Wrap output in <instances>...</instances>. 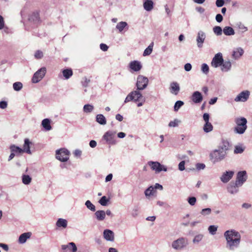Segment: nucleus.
<instances>
[{
    "label": "nucleus",
    "instance_id": "f257e3e1",
    "mask_svg": "<svg viewBox=\"0 0 252 252\" xmlns=\"http://www.w3.org/2000/svg\"><path fill=\"white\" fill-rule=\"evenodd\" d=\"M224 236L226 240V248L229 250H233L234 248H237L239 245L241 235L235 230L230 229L226 231L224 233Z\"/></svg>",
    "mask_w": 252,
    "mask_h": 252
},
{
    "label": "nucleus",
    "instance_id": "f03ea898",
    "mask_svg": "<svg viewBox=\"0 0 252 252\" xmlns=\"http://www.w3.org/2000/svg\"><path fill=\"white\" fill-rule=\"evenodd\" d=\"M234 122L236 125L234 128L235 133L240 134H243L247 128V120L244 117H237L234 120Z\"/></svg>",
    "mask_w": 252,
    "mask_h": 252
},
{
    "label": "nucleus",
    "instance_id": "7ed1b4c3",
    "mask_svg": "<svg viewBox=\"0 0 252 252\" xmlns=\"http://www.w3.org/2000/svg\"><path fill=\"white\" fill-rule=\"evenodd\" d=\"M226 155V153L223 150H221L220 148L213 151L210 155V159L213 163L219 162L223 160Z\"/></svg>",
    "mask_w": 252,
    "mask_h": 252
},
{
    "label": "nucleus",
    "instance_id": "20e7f679",
    "mask_svg": "<svg viewBox=\"0 0 252 252\" xmlns=\"http://www.w3.org/2000/svg\"><path fill=\"white\" fill-rule=\"evenodd\" d=\"M189 244L188 239L185 237H180L174 241L172 247L177 250H180L185 248Z\"/></svg>",
    "mask_w": 252,
    "mask_h": 252
},
{
    "label": "nucleus",
    "instance_id": "39448f33",
    "mask_svg": "<svg viewBox=\"0 0 252 252\" xmlns=\"http://www.w3.org/2000/svg\"><path fill=\"white\" fill-rule=\"evenodd\" d=\"M149 80L147 77L142 75H139L137 77L136 86L137 90H143L145 89L148 84Z\"/></svg>",
    "mask_w": 252,
    "mask_h": 252
},
{
    "label": "nucleus",
    "instance_id": "423d86ee",
    "mask_svg": "<svg viewBox=\"0 0 252 252\" xmlns=\"http://www.w3.org/2000/svg\"><path fill=\"white\" fill-rule=\"evenodd\" d=\"M69 151L65 149L57 150L56 158L61 161H66L69 158Z\"/></svg>",
    "mask_w": 252,
    "mask_h": 252
},
{
    "label": "nucleus",
    "instance_id": "0eeeda50",
    "mask_svg": "<svg viewBox=\"0 0 252 252\" xmlns=\"http://www.w3.org/2000/svg\"><path fill=\"white\" fill-rule=\"evenodd\" d=\"M148 164L151 167V169L155 171L156 173H159L161 171H167V168L158 161H150L148 162Z\"/></svg>",
    "mask_w": 252,
    "mask_h": 252
},
{
    "label": "nucleus",
    "instance_id": "6e6552de",
    "mask_svg": "<svg viewBox=\"0 0 252 252\" xmlns=\"http://www.w3.org/2000/svg\"><path fill=\"white\" fill-rule=\"evenodd\" d=\"M46 72V69L43 67L38 70L34 74L32 78V82L33 83L39 82L45 76Z\"/></svg>",
    "mask_w": 252,
    "mask_h": 252
},
{
    "label": "nucleus",
    "instance_id": "1a4fd4ad",
    "mask_svg": "<svg viewBox=\"0 0 252 252\" xmlns=\"http://www.w3.org/2000/svg\"><path fill=\"white\" fill-rule=\"evenodd\" d=\"M223 62V59L221 53H219L215 55L213 58L211 65L214 67H218L220 66Z\"/></svg>",
    "mask_w": 252,
    "mask_h": 252
},
{
    "label": "nucleus",
    "instance_id": "9d476101",
    "mask_svg": "<svg viewBox=\"0 0 252 252\" xmlns=\"http://www.w3.org/2000/svg\"><path fill=\"white\" fill-rule=\"evenodd\" d=\"M116 132L112 131H107L103 135V138L109 144H115L114 137Z\"/></svg>",
    "mask_w": 252,
    "mask_h": 252
},
{
    "label": "nucleus",
    "instance_id": "9b49d317",
    "mask_svg": "<svg viewBox=\"0 0 252 252\" xmlns=\"http://www.w3.org/2000/svg\"><path fill=\"white\" fill-rule=\"evenodd\" d=\"M247 173L246 171H242L238 172L235 182L237 185L242 186L247 180Z\"/></svg>",
    "mask_w": 252,
    "mask_h": 252
},
{
    "label": "nucleus",
    "instance_id": "f8f14e48",
    "mask_svg": "<svg viewBox=\"0 0 252 252\" xmlns=\"http://www.w3.org/2000/svg\"><path fill=\"white\" fill-rule=\"evenodd\" d=\"M250 93L249 91H244L241 92L234 99V100L236 102L246 101L249 97Z\"/></svg>",
    "mask_w": 252,
    "mask_h": 252
},
{
    "label": "nucleus",
    "instance_id": "ddd939ff",
    "mask_svg": "<svg viewBox=\"0 0 252 252\" xmlns=\"http://www.w3.org/2000/svg\"><path fill=\"white\" fill-rule=\"evenodd\" d=\"M103 236L104 238L108 241L113 242L114 241V233L110 229H105L103 231Z\"/></svg>",
    "mask_w": 252,
    "mask_h": 252
},
{
    "label": "nucleus",
    "instance_id": "4468645a",
    "mask_svg": "<svg viewBox=\"0 0 252 252\" xmlns=\"http://www.w3.org/2000/svg\"><path fill=\"white\" fill-rule=\"evenodd\" d=\"M206 37L205 33L202 31L198 32L196 38V41L197 46L199 48H201L203 46V44L204 42Z\"/></svg>",
    "mask_w": 252,
    "mask_h": 252
},
{
    "label": "nucleus",
    "instance_id": "2eb2a0df",
    "mask_svg": "<svg viewBox=\"0 0 252 252\" xmlns=\"http://www.w3.org/2000/svg\"><path fill=\"white\" fill-rule=\"evenodd\" d=\"M234 172L232 171H226L223 173L220 177L221 182L224 183H227L233 177Z\"/></svg>",
    "mask_w": 252,
    "mask_h": 252
},
{
    "label": "nucleus",
    "instance_id": "dca6fc26",
    "mask_svg": "<svg viewBox=\"0 0 252 252\" xmlns=\"http://www.w3.org/2000/svg\"><path fill=\"white\" fill-rule=\"evenodd\" d=\"M191 100L195 103L201 102L203 100V96L201 93L198 91L194 92L192 94Z\"/></svg>",
    "mask_w": 252,
    "mask_h": 252
},
{
    "label": "nucleus",
    "instance_id": "f3484780",
    "mask_svg": "<svg viewBox=\"0 0 252 252\" xmlns=\"http://www.w3.org/2000/svg\"><path fill=\"white\" fill-rule=\"evenodd\" d=\"M129 67L134 71H138L142 68V65L140 62L133 61L130 63Z\"/></svg>",
    "mask_w": 252,
    "mask_h": 252
},
{
    "label": "nucleus",
    "instance_id": "a211bd4d",
    "mask_svg": "<svg viewBox=\"0 0 252 252\" xmlns=\"http://www.w3.org/2000/svg\"><path fill=\"white\" fill-rule=\"evenodd\" d=\"M241 186L240 185H237L236 183L231 182L228 187L227 190L231 194H234L238 191V187Z\"/></svg>",
    "mask_w": 252,
    "mask_h": 252
},
{
    "label": "nucleus",
    "instance_id": "6ab92c4d",
    "mask_svg": "<svg viewBox=\"0 0 252 252\" xmlns=\"http://www.w3.org/2000/svg\"><path fill=\"white\" fill-rule=\"evenodd\" d=\"M170 92L175 95H177L180 91V88L178 83L173 82L170 84Z\"/></svg>",
    "mask_w": 252,
    "mask_h": 252
},
{
    "label": "nucleus",
    "instance_id": "aec40b11",
    "mask_svg": "<svg viewBox=\"0 0 252 252\" xmlns=\"http://www.w3.org/2000/svg\"><path fill=\"white\" fill-rule=\"evenodd\" d=\"M94 215L96 220L98 221H103L106 217V214L104 211L98 210L95 212Z\"/></svg>",
    "mask_w": 252,
    "mask_h": 252
},
{
    "label": "nucleus",
    "instance_id": "412c9836",
    "mask_svg": "<svg viewBox=\"0 0 252 252\" xmlns=\"http://www.w3.org/2000/svg\"><path fill=\"white\" fill-rule=\"evenodd\" d=\"M31 232L24 233L22 234L19 237V242L21 244L25 243L27 240L31 236Z\"/></svg>",
    "mask_w": 252,
    "mask_h": 252
},
{
    "label": "nucleus",
    "instance_id": "4be33fe9",
    "mask_svg": "<svg viewBox=\"0 0 252 252\" xmlns=\"http://www.w3.org/2000/svg\"><path fill=\"white\" fill-rule=\"evenodd\" d=\"M32 143L30 141L29 139L28 138H26L24 140V152H26V153L31 154V151L30 150V145Z\"/></svg>",
    "mask_w": 252,
    "mask_h": 252
},
{
    "label": "nucleus",
    "instance_id": "5701e85b",
    "mask_svg": "<svg viewBox=\"0 0 252 252\" xmlns=\"http://www.w3.org/2000/svg\"><path fill=\"white\" fill-rule=\"evenodd\" d=\"M51 121L49 119H44L42 120L41 125L46 130H50L52 127L50 125Z\"/></svg>",
    "mask_w": 252,
    "mask_h": 252
},
{
    "label": "nucleus",
    "instance_id": "b1692460",
    "mask_svg": "<svg viewBox=\"0 0 252 252\" xmlns=\"http://www.w3.org/2000/svg\"><path fill=\"white\" fill-rule=\"evenodd\" d=\"M154 3L151 0H146L143 3V6L144 9L150 11L153 8Z\"/></svg>",
    "mask_w": 252,
    "mask_h": 252
},
{
    "label": "nucleus",
    "instance_id": "393cba45",
    "mask_svg": "<svg viewBox=\"0 0 252 252\" xmlns=\"http://www.w3.org/2000/svg\"><path fill=\"white\" fill-rule=\"evenodd\" d=\"M116 29L119 32H122L125 29H128V25L126 22H120L117 24Z\"/></svg>",
    "mask_w": 252,
    "mask_h": 252
},
{
    "label": "nucleus",
    "instance_id": "a878e982",
    "mask_svg": "<svg viewBox=\"0 0 252 252\" xmlns=\"http://www.w3.org/2000/svg\"><path fill=\"white\" fill-rule=\"evenodd\" d=\"M244 53V50L241 48L237 49L236 51H234L232 54V57L235 59H238L241 57Z\"/></svg>",
    "mask_w": 252,
    "mask_h": 252
},
{
    "label": "nucleus",
    "instance_id": "bb28decb",
    "mask_svg": "<svg viewBox=\"0 0 252 252\" xmlns=\"http://www.w3.org/2000/svg\"><path fill=\"white\" fill-rule=\"evenodd\" d=\"M69 246H71L72 250L71 252H76L77 250L76 245L73 242L69 243L68 245H63L62 246V249L63 251H65L67 249V248H69Z\"/></svg>",
    "mask_w": 252,
    "mask_h": 252
},
{
    "label": "nucleus",
    "instance_id": "cd10ccee",
    "mask_svg": "<svg viewBox=\"0 0 252 252\" xmlns=\"http://www.w3.org/2000/svg\"><path fill=\"white\" fill-rule=\"evenodd\" d=\"M63 77L65 79H68L73 75V71L71 68H66L62 71Z\"/></svg>",
    "mask_w": 252,
    "mask_h": 252
},
{
    "label": "nucleus",
    "instance_id": "c85d7f7f",
    "mask_svg": "<svg viewBox=\"0 0 252 252\" xmlns=\"http://www.w3.org/2000/svg\"><path fill=\"white\" fill-rule=\"evenodd\" d=\"M223 33L226 35H232L235 34L234 30L229 26L225 27L223 29Z\"/></svg>",
    "mask_w": 252,
    "mask_h": 252
},
{
    "label": "nucleus",
    "instance_id": "c756f323",
    "mask_svg": "<svg viewBox=\"0 0 252 252\" xmlns=\"http://www.w3.org/2000/svg\"><path fill=\"white\" fill-rule=\"evenodd\" d=\"M67 225V221L65 219L60 218L56 222V225L59 227H63V228H66Z\"/></svg>",
    "mask_w": 252,
    "mask_h": 252
},
{
    "label": "nucleus",
    "instance_id": "7c9ffc66",
    "mask_svg": "<svg viewBox=\"0 0 252 252\" xmlns=\"http://www.w3.org/2000/svg\"><path fill=\"white\" fill-rule=\"evenodd\" d=\"M221 69L222 71H228L231 67V63L229 61L223 62Z\"/></svg>",
    "mask_w": 252,
    "mask_h": 252
},
{
    "label": "nucleus",
    "instance_id": "2f4dec72",
    "mask_svg": "<svg viewBox=\"0 0 252 252\" xmlns=\"http://www.w3.org/2000/svg\"><path fill=\"white\" fill-rule=\"evenodd\" d=\"M96 121L102 125H104L106 124V120L102 114H98L96 115Z\"/></svg>",
    "mask_w": 252,
    "mask_h": 252
},
{
    "label": "nucleus",
    "instance_id": "473e14b6",
    "mask_svg": "<svg viewBox=\"0 0 252 252\" xmlns=\"http://www.w3.org/2000/svg\"><path fill=\"white\" fill-rule=\"evenodd\" d=\"M10 149L11 152L16 153L18 154H21L24 152V150L20 148V147L15 146V145H12L10 146Z\"/></svg>",
    "mask_w": 252,
    "mask_h": 252
},
{
    "label": "nucleus",
    "instance_id": "72a5a7b5",
    "mask_svg": "<svg viewBox=\"0 0 252 252\" xmlns=\"http://www.w3.org/2000/svg\"><path fill=\"white\" fill-rule=\"evenodd\" d=\"M156 190L154 189V188L153 186L149 187L148 189H147L144 193L146 196H150L154 194L155 192H156Z\"/></svg>",
    "mask_w": 252,
    "mask_h": 252
},
{
    "label": "nucleus",
    "instance_id": "f704fd0d",
    "mask_svg": "<svg viewBox=\"0 0 252 252\" xmlns=\"http://www.w3.org/2000/svg\"><path fill=\"white\" fill-rule=\"evenodd\" d=\"M213 126L211 123L209 122L205 123L203 126V130L205 132L208 133L211 131L213 130Z\"/></svg>",
    "mask_w": 252,
    "mask_h": 252
},
{
    "label": "nucleus",
    "instance_id": "c9c22d12",
    "mask_svg": "<svg viewBox=\"0 0 252 252\" xmlns=\"http://www.w3.org/2000/svg\"><path fill=\"white\" fill-rule=\"evenodd\" d=\"M154 43L153 42L151 43L149 46L144 50L143 52V56H146L149 55L151 54L153 50Z\"/></svg>",
    "mask_w": 252,
    "mask_h": 252
},
{
    "label": "nucleus",
    "instance_id": "e433bc0d",
    "mask_svg": "<svg viewBox=\"0 0 252 252\" xmlns=\"http://www.w3.org/2000/svg\"><path fill=\"white\" fill-rule=\"evenodd\" d=\"M32 181V178L29 175H23L22 176V182L25 185H29Z\"/></svg>",
    "mask_w": 252,
    "mask_h": 252
},
{
    "label": "nucleus",
    "instance_id": "4c0bfd02",
    "mask_svg": "<svg viewBox=\"0 0 252 252\" xmlns=\"http://www.w3.org/2000/svg\"><path fill=\"white\" fill-rule=\"evenodd\" d=\"M204 236L202 234H198L194 237L192 240V242L193 244H198L203 239Z\"/></svg>",
    "mask_w": 252,
    "mask_h": 252
},
{
    "label": "nucleus",
    "instance_id": "58836bf2",
    "mask_svg": "<svg viewBox=\"0 0 252 252\" xmlns=\"http://www.w3.org/2000/svg\"><path fill=\"white\" fill-rule=\"evenodd\" d=\"M134 92H136V94H133V96H135V99H134V101H140L141 99L143 98L142 94L139 91H134Z\"/></svg>",
    "mask_w": 252,
    "mask_h": 252
},
{
    "label": "nucleus",
    "instance_id": "ea45409f",
    "mask_svg": "<svg viewBox=\"0 0 252 252\" xmlns=\"http://www.w3.org/2000/svg\"><path fill=\"white\" fill-rule=\"evenodd\" d=\"M133 94H136V92H131L127 95L125 100V103H127L131 100L134 101V99H135V96H133Z\"/></svg>",
    "mask_w": 252,
    "mask_h": 252
},
{
    "label": "nucleus",
    "instance_id": "a19ab883",
    "mask_svg": "<svg viewBox=\"0 0 252 252\" xmlns=\"http://www.w3.org/2000/svg\"><path fill=\"white\" fill-rule=\"evenodd\" d=\"M85 205L91 211L93 212H94L95 211V206L94 204H93L90 200H87L85 202Z\"/></svg>",
    "mask_w": 252,
    "mask_h": 252
},
{
    "label": "nucleus",
    "instance_id": "79ce46f5",
    "mask_svg": "<svg viewBox=\"0 0 252 252\" xmlns=\"http://www.w3.org/2000/svg\"><path fill=\"white\" fill-rule=\"evenodd\" d=\"M93 109L94 106L91 104H86L83 107V110L86 113H90Z\"/></svg>",
    "mask_w": 252,
    "mask_h": 252
},
{
    "label": "nucleus",
    "instance_id": "37998d69",
    "mask_svg": "<svg viewBox=\"0 0 252 252\" xmlns=\"http://www.w3.org/2000/svg\"><path fill=\"white\" fill-rule=\"evenodd\" d=\"M22 83L20 82H17L13 84V87L15 91H19L22 88Z\"/></svg>",
    "mask_w": 252,
    "mask_h": 252
},
{
    "label": "nucleus",
    "instance_id": "c03bdc74",
    "mask_svg": "<svg viewBox=\"0 0 252 252\" xmlns=\"http://www.w3.org/2000/svg\"><path fill=\"white\" fill-rule=\"evenodd\" d=\"M213 32L217 35H220L222 34V30L220 27L215 26L213 28Z\"/></svg>",
    "mask_w": 252,
    "mask_h": 252
},
{
    "label": "nucleus",
    "instance_id": "a18cd8bd",
    "mask_svg": "<svg viewBox=\"0 0 252 252\" xmlns=\"http://www.w3.org/2000/svg\"><path fill=\"white\" fill-rule=\"evenodd\" d=\"M184 103L183 101L181 100H178L175 102L174 106V111H177L181 106L184 105Z\"/></svg>",
    "mask_w": 252,
    "mask_h": 252
},
{
    "label": "nucleus",
    "instance_id": "49530a36",
    "mask_svg": "<svg viewBox=\"0 0 252 252\" xmlns=\"http://www.w3.org/2000/svg\"><path fill=\"white\" fill-rule=\"evenodd\" d=\"M228 142L223 141L222 145H220L219 148H220L221 150H223L226 152V151H227L228 149Z\"/></svg>",
    "mask_w": 252,
    "mask_h": 252
},
{
    "label": "nucleus",
    "instance_id": "de8ad7c7",
    "mask_svg": "<svg viewBox=\"0 0 252 252\" xmlns=\"http://www.w3.org/2000/svg\"><path fill=\"white\" fill-rule=\"evenodd\" d=\"M109 199L105 196H102L99 200V203L102 206H106Z\"/></svg>",
    "mask_w": 252,
    "mask_h": 252
},
{
    "label": "nucleus",
    "instance_id": "09e8293b",
    "mask_svg": "<svg viewBox=\"0 0 252 252\" xmlns=\"http://www.w3.org/2000/svg\"><path fill=\"white\" fill-rule=\"evenodd\" d=\"M244 148H243L242 146H236L235 147L234 153L235 154H241L244 151Z\"/></svg>",
    "mask_w": 252,
    "mask_h": 252
},
{
    "label": "nucleus",
    "instance_id": "8fccbe9b",
    "mask_svg": "<svg viewBox=\"0 0 252 252\" xmlns=\"http://www.w3.org/2000/svg\"><path fill=\"white\" fill-rule=\"evenodd\" d=\"M139 208L138 206H135L132 211H131V215L133 217L135 218L136 217H137L139 214Z\"/></svg>",
    "mask_w": 252,
    "mask_h": 252
},
{
    "label": "nucleus",
    "instance_id": "3c124183",
    "mask_svg": "<svg viewBox=\"0 0 252 252\" xmlns=\"http://www.w3.org/2000/svg\"><path fill=\"white\" fill-rule=\"evenodd\" d=\"M217 228L218 227L215 225H210L208 228V230L211 234L214 235L216 233Z\"/></svg>",
    "mask_w": 252,
    "mask_h": 252
},
{
    "label": "nucleus",
    "instance_id": "603ef678",
    "mask_svg": "<svg viewBox=\"0 0 252 252\" xmlns=\"http://www.w3.org/2000/svg\"><path fill=\"white\" fill-rule=\"evenodd\" d=\"M211 213V208H207L202 209L200 212V214L202 215L205 216L206 215H208L210 214Z\"/></svg>",
    "mask_w": 252,
    "mask_h": 252
},
{
    "label": "nucleus",
    "instance_id": "864d4df0",
    "mask_svg": "<svg viewBox=\"0 0 252 252\" xmlns=\"http://www.w3.org/2000/svg\"><path fill=\"white\" fill-rule=\"evenodd\" d=\"M201 70L203 73L207 74L209 70L208 65L206 63H203L201 66Z\"/></svg>",
    "mask_w": 252,
    "mask_h": 252
},
{
    "label": "nucleus",
    "instance_id": "5fc2aeb1",
    "mask_svg": "<svg viewBox=\"0 0 252 252\" xmlns=\"http://www.w3.org/2000/svg\"><path fill=\"white\" fill-rule=\"evenodd\" d=\"M188 201L190 205L193 206L195 204L196 199L195 197L193 196L189 197L188 199Z\"/></svg>",
    "mask_w": 252,
    "mask_h": 252
},
{
    "label": "nucleus",
    "instance_id": "6e6d98bb",
    "mask_svg": "<svg viewBox=\"0 0 252 252\" xmlns=\"http://www.w3.org/2000/svg\"><path fill=\"white\" fill-rule=\"evenodd\" d=\"M43 53L42 51L37 50L35 52L34 57L37 59H41L43 57Z\"/></svg>",
    "mask_w": 252,
    "mask_h": 252
},
{
    "label": "nucleus",
    "instance_id": "4d7b16f0",
    "mask_svg": "<svg viewBox=\"0 0 252 252\" xmlns=\"http://www.w3.org/2000/svg\"><path fill=\"white\" fill-rule=\"evenodd\" d=\"M179 122V121L178 120L175 119L173 121H171L169 123L168 126L170 127H175V126H178V123Z\"/></svg>",
    "mask_w": 252,
    "mask_h": 252
},
{
    "label": "nucleus",
    "instance_id": "13d9d810",
    "mask_svg": "<svg viewBox=\"0 0 252 252\" xmlns=\"http://www.w3.org/2000/svg\"><path fill=\"white\" fill-rule=\"evenodd\" d=\"M185 161L184 160H183L179 163L178 165V168L180 171H183L185 169Z\"/></svg>",
    "mask_w": 252,
    "mask_h": 252
},
{
    "label": "nucleus",
    "instance_id": "bf43d9fd",
    "mask_svg": "<svg viewBox=\"0 0 252 252\" xmlns=\"http://www.w3.org/2000/svg\"><path fill=\"white\" fill-rule=\"evenodd\" d=\"M83 79L84 81H82V84L83 86L86 87L88 86V84L90 83V80L88 79L86 77H85Z\"/></svg>",
    "mask_w": 252,
    "mask_h": 252
},
{
    "label": "nucleus",
    "instance_id": "052dcab7",
    "mask_svg": "<svg viewBox=\"0 0 252 252\" xmlns=\"http://www.w3.org/2000/svg\"><path fill=\"white\" fill-rule=\"evenodd\" d=\"M205 167V165L204 163H197L196 164V168L198 170L204 169Z\"/></svg>",
    "mask_w": 252,
    "mask_h": 252
},
{
    "label": "nucleus",
    "instance_id": "680f3d73",
    "mask_svg": "<svg viewBox=\"0 0 252 252\" xmlns=\"http://www.w3.org/2000/svg\"><path fill=\"white\" fill-rule=\"evenodd\" d=\"M238 28L242 32H244L248 30L247 27L241 24L239 25Z\"/></svg>",
    "mask_w": 252,
    "mask_h": 252
},
{
    "label": "nucleus",
    "instance_id": "e2e57ef3",
    "mask_svg": "<svg viewBox=\"0 0 252 252\" xmlns=\"http://www.w3.org/2000/svg\"><path fill=\"white\" fill-rule=\"evenodd\" d=\"M224 3V0H217L216 1V4L218 7L222 6Z\"/></svg>",
    "mask_w": 252,
    "mask_h": 252
},
{
    "label": "nucleus",
    "instance_id": "0e129e2a",
    "mask_svg": "<svg viewBox=\"0 0 252 252\" xmlns=\"http://www.w3.org/2000/svg\"><path fill=\"white\" fill-rule=\"evenodd\" d=\"M4 27V21L2 16L0 15V30H2Z\"/></svg>",
    "mask_w": 252,
    "mask_h": 252
},
{
    "label": "nucleus",
    "instance_id": "69168bd1",
    "mask_svg": "<svg viewBox=\"0 0 252 252\" xmlns=\"http://www.w3.org/2000/svg\"><path fill=\"white\" fill-rule=\"evenodd\" d=\"M216 20L218 22L220 23L223 20V17L220 14H218L216 16Z\"/></svg>",
    "mask_w": 252,
    "mask_h": 252
},
{
    "label": "nucleus",
    "instance_id": "338daca9",
    "mask_svg": "<svg viewBox=\"0 0 252 252\" xmlns=\"http://www.w3.org/2000/svg\"><path fill=\"white\" fill-rule=\"evenodd\" d=\"M192 66L190 63H187L184 66L185 70L187 71H189L191 69Z\"/></svg>",
    "mask_w": 252,
    "mask_h": 252
},
{
    "label": "nucleus",
    "instance_id": "774afa93",
    "mask_svg": "<svg viewBox=\"0 0 252 252\" xmlns=\"http://www.w3.org/2000/svg\"><path fill=\"white\" fill-rule=\"evenodd\" d=\"M100 48L103 51H106L108 49V46L105 44L101 43L100 45Z\"/></svg>",
    "mask_w": 252,
    "mask_h": 252
}]
</instances>
